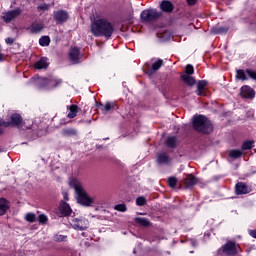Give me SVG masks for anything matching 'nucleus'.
<instances>
[{"label":"nucleus","mask_w":256,"mask_h":256,"mask_svg":"<svg viewBox=\"0 0 256 256\" xmlns=\"http://www.w3.org/2000/svg\"><path fill=\"white\" fill-rule=\"evenodd\" d=\"M235 191L237 195H247V193H251V188L247 184L239 182L236 184Z\"/></svg>","instance_id":"4468645a"},{"label":"nucleus","mask_w":256,"mask_h":256,"mask_svg":"<svg viewBox=\"0 0 256 256\" xmlns=\"http://www.w3.org/2000/svg\"><path fill=\"white\" fill-rule=\"evenodd\" d=\"M70 187L74 189L75 193L77 194V201L83 207H93L95 205L96 198L89 196L87 191L83 188V184L79 182L77 179H72L69 182Z\"/></svg>","instance_id":"f03ea898"},{"label":"nucleus","mask_w":256,"mask_h":256,"mask_svg":"<svg viewBox=\"0 0 256 256\" xmlns=\"http://www.w3.org/2000/svg\"><path fill=\"white\" fill-rule=\"evenodd\" d=\"M163 67V60L158 59L152 64V71H159Z\"/></svg>","instance_id":"2f4dec72"},{"label":"nucleus","mask_w":256,"mask_h":256,"mask_svg":"<svg viewBox=\"0 0 256 256\" xmlns=\"http://www.w3.org/2000/svg\"><path fill=\"white\" fill-rule=\"evenodd\" d=\"M249 77L256 81V72L251 71L249 69H247V70H237V72H236V78L239 81H247V79H249Z\"/></svg>","instance_id":"1a4fd4ad"},{"label":"nucleus","mask_w":256,"mask_h":256,"mask_svg":"<svg viewBox=\"0 0 256 256\" xmlns=\"http://www.w3.org/2000/svg\"><path fill=\"white\" fill-rule=\"evenodd\" d=\"M160 7L162 11H165L166 13H171V11H173V4L169 1H163Z\"/></svg>","instance_id":"393cba45"},{"label":"nucleus","mask_w":256,"mask_h":256,"mask_svg":"<svg viewBox=\"0 0 256 256\" xmlns=\"http://www.w3.org/2000/svg\"><path fill=\"white\" fill-rule=\"evenodd\" d=\"M69 19V13L65 10H58L54 12V20L56 23H65Z\"/></svg>","instance_id":"9b49d317"},{"label":"nucleus","mask_w":256,"mask_h":256,"mask_svg":"<svg viewBox=\"0 0 256 256\" xmlns=\"http://www.w3.org/2000/svg\"><path fill=\"white\" fill-rule=\"evenodd\" d=\"M47 221H49V219L47 218V215L45 214L39 215V223H41L42 225H45Z\"/></svg>","instance_id":"58836bf2"},{"label":"nucleus","mask_w":256,"mask_h":256,"mask_svg":"<svg viewBox=\"0 0 256 256\" xmlns=\"http://www.w3.org/2000/svg\"><path fill=\"white\" fill-rule=\"evenodd\" d=\"M73 213L71 206L66 202H61L59 207V217H69V215Z\"/></svg>","instance_id":"f8f14e48"},{"label":"nucleus","mask_w":256,"mask_h":256,"mask_svg":"<svg viewBox=\"0 0 256 256\" xmlns=\"http://www.w3.org/2000/svg\"><path fill=\"white\" fill-rule=\"evenodd\" d=\"M223 252L226 255H237V253L239 252L237 250V245H235L234 242H227L224 246H223Z\"/></svg>","instance_id":"ddd939ff"},{"label":"nucleus","mask_w":256,"mask_h":256,"mask_svg":"<svg viewBox=\"0 0 256 256\" xmlns=\"http://www.w3.org/2000/svg\"><path fill=\"white\" fill-rule=\"evenodd\" d=\"M26 129H31V124H29V125L26 127Z\"/></svg>","instance_id":"de8ad7c7"},{"label":"nucleus","mask_w":256,"mask_h":256,"mask_svg":"<svg viewBox=\"0 0 256 256\" xmlns=\"http://www.w3.org/2000/svg\"><path fill=\"white\" fill-rule=\"evenodd\" d=\"M51 5L48 4H42L40 6H38V9H40L41 11H49Z\"/></svg>","instance_id":"ea45409f"},{"label":"nucleus","mask_w":256,"mask_h":256,"mask_svg":"<svg viewBox=\"0 0 256 256\" xmlns=\"http://www.w3.org/2000/svg\"><path fill=\"white\" fill-rule=\"evenodd\" d=\"M166 145L167 147L173 148L177 146V137L175 136H170L166 140Z\"/></svg>","instance_id":"a878e982"},{"label":"nucleus","mask_w":256,"mask_h":256,"mask_svg":"<svg viewBox=\"0 0 256 256\" xmlns=\"http://www.w3.org/2000/svg\"><path fill=\"white\" fill-rule=\"evenodd\" d=\"M115 211H119L120 213H125L127 211V205L125 204H117L114 206Z\"/></svg>","instance_id":"72a5a7b5"},{"label":"nucleus","mask_w":256,"mask_h":256,"mask_svg":"<svg viewBox=\"0 0 256 256\" xmlns=\"http://www.w3.org/2000/svg\"><path fill=\"white\" fill-rule=\"evenodd\" d=\"M4 60H5V55L1 53V46H0V61H4Z\"/></svg>","instance_id":"c03bdc74"},{"label":"nucleus","mask_w":256,"mask_h":256,"mask_svg":"<svg viewBox=\"0 0 256 256\" xmlns=\"http://www.w3.org/2000/svg\"><path fill=\"white\" fill-rule=\"evenodd\" d=\"M63 197H64V201H68L69 200V194L64 193Z\"/></svg>","instance_id":"a18cd8bd"},{"label":"nucleus","mask_w":256,"mask_h":256,"mask_svg":"<svg viewBox=\"0 0 256 256\" xmlns=\"http://www.w3.org/2000/svg\"><path fill=\"white\" fill-rule=\"evenodd\" d=\"M145 203H147V200L143 196H140L136 199V205H138L139 207H143Z\"/></svg>","instance_id":"c9c22d12"},{"label":"nucleus","mask_w":256,"mask_h":256,"mask_svg":"<svg viewBox=\"0 0 256 256\" xmlns=\"http://www.w3.org/2000/svg\"><path fill=\"white\" fill-rule=\"evenodd\" d=\"M35 83L40 89H55V87H59L62 81L57 78H41L38 77L35 80Z\"/></svg>","instance_id":"20e7f679"},{"label":"nucleus","mask_w":256,"mask_h":256,"mask_svg":"<svg viewBox=\"0 0 256 256\" xmlns=\"http://www.w3.org/2000/svg\"><path fill=\"white\" fill-rule=\"evenodd\" d=\"M69 59L74 65L81 63V61H83V54H81V50L77 47L71 48L69 51Z\"/></svg>","instance_id":"6e6552de"},{"label":"nucleus","mask_w":256,"mask_h":256,"mask_svg":"<svg viewBox=\"0 0 256 256\" xmlns=\"http://www.w3.org/2000/svg\"><path fill=\"white\" fill-rule=\"evenodd\" d=\"M193 73H195V70H194V68H193V65H191V64H188L187 66H186V70H185V74L184 75H193Z\"/></svg>","instance_id":"e433bc0d"},{"label":"nucleus","mask_w":256,"mask_h":256,"mask_svg":"<svg viewBox=\"0 0 256 256\" xmlns=\"http://www.w3.org/2000/svg\"><path fill=\"white\" fill-rule=\"evenodd\" d=\"M254 141H245L242 144V151H248L249 149H253Z\"/></svg>","instance_id":"473e14b6"},{"label":"nucleus","mask_w":256,"mask_h":256,"mask_svg":"<svg viewBox=\"0 0 256 256\" xmlns=\"http://www.w3.org/2000/svg\"><path fill=\"white\" fill-rule=\"evenodd\" d=\"M193 127L198 133L209 134L213 131V124L204 115L194 116Z\"/></svg>","instance_id":"7ed1b4c3"},{"label":"nucleus","mask_w":256,"mask_h":256,"mask_svg":"<svg viewBox=\"0 0 256 256\" xmlns=\"http://www.w3.org/2000/svg\"><path fill=\"white\" fill-rule=\"evenodd\" d=\"M136 223L142 225V227H149L151 225V222L147 218H136Z\"/></svg>","instance_id":"c85d7f7f"},{"label":"nucleus","mask_w":256,"mask_h":256,"mask_svg":"<svg viewBox=\"0 0 256 256\" xmlns=\"http://www.w3.org/2000/svg\"><path fill=\"white\" fill-rule=\"evenodd\" d=\"M243 155V151L241 150H231L229 152V156L232 157V159H239Z\"/></svg>","instance_id":"7c9ffc66"},{"label":"nucleus","mask_w":256,"mask_h":256,"mask_svg":"<svg viewBox=\"0 0 256 256\" xmlns=\"http://www.w3.org/2000/svg\"><path fill=\"white\" fill-rule=\"evenodd\" d=\"M99 109L102 111V113H109V111H112V109H115V103L113 102H107L105 105L100 104Z\"/></svg>","instance_id":"6ab92c4d"},{"label":"nucleus","mask_w":256,"mask_h":256,"mask_svg":"<svg viewBox=\"0 0 256 256\" xmlns=\"http://www.w3.org/2000/svg\"><path fill=\"white\" fill-rule=\"evenodd\" d=\"M3 133V129L0 128V134Z\"/></svg>","instance_id":"09e8293b"},{"label":"nucleus","mask_w":256,"mask_h":256,"mask_svg":"<svg viewBox=\"0 0 256 256\" xmlns=\"http://www.w3.org/2000/svg\"><path fill=\"white\" fill-rule=\"evenodd\" d=\"M227 31H229V28L227 27L212 28V33H214V35H223L227 33Z\"/></svg>","instance_id":"bb28decb"},{"label":"nucleus","mask_w":256,"mask_h":256,"mask_svg":"<svg viewBox=\"0 0 256 256\" xmlns=\"http://www.w3.org/2000/svg\"><path fill=\"white\" fill-rule=\"evenodd\" d=\"M54 239H55L56 241H58V242H61V241H65V239H67V236H65V235H56V236L54 237Z\"/></svg>","instance_id":"a19ab883"},{"label":"nucleus","mask_w":256,"mask_h":256,"mask_svg":"<svg viewBox=\"0 0 256 256\" xmlns=\"http://www.w3.org/2000/svg\"><path fill=\"white\" fill-rule=\"evenodd\" d=\"M37 217L33 213H27L25 216V220L28 221V223H35Z\"/></svg>","instance_id":"f704fd0d"},{"label":"nucleus","mask_w":256,"mask_h":256,"mask_svg":"<svg viewBox=\"0 0 256 256\" xmlns=\"http://www.w3.org/2000/svg\"><path fill=\"white\" fill-rule=\"evenodd\" d=\"M170 161H171V159L169 158V155L167 153L162 152L158 155L157 163H159V165L169 163Z\"/></svg>","instance_id":"412c9836"},{"label":"nucleus","mask_w":256,"mask_h":256,"mask_svg":"<svg viewBox=\"0 0 256 256\" xmlns=\"http://www.w3.org/2000/svg\"><path fill=\"white\" fill-rule=\"evenodd\" d=\"M47 67H49V62L47 61V58H41L35 63V69H47Z\"/></svg>","instance_id":"5701e85b"},{"label":"nucleus","mask_w":256,"mask_h":256,"mask_svg":"<svg viewBox=\"0 0 256 256\" xmlns=\"http://www.w3.org/2000/svg\"><path fill=\"white\" fill-rule=\"evenodd\" d=\"M62 134L65 137H75V135H77V130L73 129V128H68V129H64L62 131Z\"/></svg>","instance_id":"cd10ccee"},{"label":"nucleus","mask_w":256,"mask_h":256,"mask_svg":"<svg viewBox=\"0 0 256 256\" xmlns=\"http://www.w3.org/2000/svg\"><path fill=\"white\" fill-rule=\"evenodd\" d=\"M79 112V107L77 105H71L69 107V112L67 117L69 119H74V117H77V113Z\"/></svg>","instance_id":"b1692460"},{"label":"nucleus","mask_w":256,"mask_h":256,"mask_svg":"<svg viewBox=\"0 0 256 256\" xmlns=\"http://www.w3.org/2000/svg\"><path fill=\"white\" fill-rule=\"evenodd\" d=\"M205 87H207V81L205 80H200L197 83V95H199L200 97L205 96Z\"/></svg>","instance_id":"f3484780"},{"label":"nucleus","mask_w":256,"mask_h":256,"mask_svg":"<svg viewBox=\"0 0 256 256\" xmlns=\"http://www.w3.org/2000/svg\"><path fill=\"white\" fill-rule=\"evenodd\" d=\"M51 43V39L48 36H43L39 39V44L41 47H47Z\"/></svg>","instance_id":"c756f323"},{"label":"nucleus","mask_w":256,"mask_h":256,"mask_svg":"<svg viewBox=\"0 0 256 256\" xmlns=\"http://www.w3.org/2000/svg\"><path fill=\"white\" fill-rule=\"evenodd\" d=\"M142 21L145 23H149L151 21H155V19H159L161 17V14L157 12L155 9H147L143 10L140 15Z\"/></svg>","instance_id":"0eeeda50"},{"label":"nucleus","mask_w":256,"mask_h":256,"mask_svg":"<svg viewBox=\"0 0 256 256\" xmlns=\"http://www.w3.org/2000/svg\"><path fill=\"white\" fill-rule=\"evenodd\" d=\"M188 5H195L197 3V0H186Z\"/></svg>","instance_id":"37998d69"},{"label":"nucleus","mask_w":256,"mask_h":256,"mask_svg":"<svg viewBox=\"0 0 256 256\" xmlns=\"http://www.w3.org/2000/svg\"><path fill=\"white\" fill-rule=\"evenodd\" d=\"M69 224L72 229H75L76 231H85L89 229V220L83 216L70 218Z\"/></svg>","instance_id":"39448f33"},{"label":"nucleus","mask_w":256,"mask_h":256,"mask_svg":"<svg viewBox=\"0 0 256 256\" xmlns=\"http://www.w3.org/2000/svg\"><path fill=\"white\" fill-rule=\"evenodd\" d=\"M184 185L186 186V189H191L193 185H197V177L193 176V174H189L184 179Z\"/></svg>","instance_id":"dca6fc26"},{"label":"nucleus","mask_w":256,"mask_h":256,"mask_svg":"<svg viewBox=\"0 0 256 256\" xmlns=\"http://www.w3.org/2000/svg\"><path fill=\"white\" fill-rule=\"evenodd\" d=\"M21 9L17 8L15 10L7 11L2 14V19L5 23H11L14 19H17L21 15Z\"/></svg>","instance_id":"9d476101"},{"label":"nucleus","mask_w":256,"mask_h":256,"mask_svg":"<svg viewBox=\"0 0 256 256\" xmlns=\"http://www.w3.org/2000/svg\"><path fill=\"white\" fill-rule=\"evenodd\" d=\"M29 29H30V33H34V34L41 33V31H43V24L39 22H34L31 24Z\"/></svg>","instance_id":"a211bd4d"},{"label":"nucleus","mask_w":256,"mask_h":256,"mask_svg":"<svg viewBox=\"0 0 256 256\" xmlns=\"http://www.w3.org/2000/svg\"><path fill=\"white\" fill-rule=\"evenodd\" d=\"M5 43H7V45H13V43H15V39L8 37L5 39Z\"/></svg>","instance_id":"79ce46f5"},{"label":"nucleus","mask_w":256,"mask_h":256,"mask_svg":"<svg viewBox=\"0 0 256 256\" xmlns=\"http://www.w3.org/2000/svg\"><path fill=\"white\" fill-rule=\"evenodd\" d=\"M90 31L94 37H106V39H109L113 35L115 28L109 20L101 16H94L91 18Z\"/></svg>","instance_id":"f257e3e1"},{"label":"nucleus","mask_w":256,"mask_h":256,"mask_svg":"<svg viewBox=\"0 0 256 256\" xmlns=\"http://www.w3.org/2000/svg\"><path fill=\"white\" fill-rule=\"evenodd\" d=\"M181 79L188 85V87H193V85H195V78L191 75L189 76V74H182Z\"/></svg>","instance_id":"aec40b11"},{"label":"nucleus","mask_w":256,"mask_h":256,"mask_svg":"<svg viewBox=\"0 0 256 256\" xmlns=\"http://www.w3.org/2000/svg\"><path fill=\"white\" fill-rule=\"evenodd\" d=\"M1 127H23V120L21 119V115L12 114L9 122H4L0 120Z\"/></svg>","instance_id":"423d86ee"},{"label":"nucleus","mask_w":256,"mask_h":256,"mask_svg":"<svg viewBox=\"0 0 256 256\" xmlns=\"http://www.w3.org/2000/svg\"><path fill=\"white\" fill-rule=\"evenodd\" d=\"M241 96L244 97V99H253L255 97V90L250 86H242Z\"/></svg>","instance_id":"2eb2a0df"},{"label":"nucleus","mask_w":256,"mask_h":256,"mask_svg":"<svg viewBox=\"0 0 256 256\" xmlns=\"http://www.w3.org/2000/svg\"><path fill=\"white\" fill-rule=\"evenodd\" d=\"M191 244L193 245V247H195V245H197V241L192 240Z\"/></svg>","instance_id":"49530a36"},{"label":"nucleus","mask_w":256,"mask_h":256,"mask_svg":"<svg viewBox=\"0 0 256 256\" xmlns=\"http://www.w3.org/2000/svg\"><path fill=\"white\" fill-rule=\"evenodd\" d=\"M168 185L173 189L177 186V178L175 177H170L168 179Z\"/></svg>","instance_id":"4c0bfd02"},{"label":"nucleus","mask_w":256,"mask_h":256,"mask_svg":"<svg viewBox=\"0 0 256 256\" xmlns=\"http://www.w3.org/2000/svg\"><path fill=\"white\" fill-rule=\"evenodd\" d=\"M9 209V202L5 198L0 199V215H5Z\"/></svg>","instance_id":"4be33fe9"}]
</instances>
